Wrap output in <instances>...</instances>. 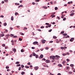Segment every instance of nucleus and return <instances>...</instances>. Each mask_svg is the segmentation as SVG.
<instances>
[{"label":"nucleus","instance_id":"obj_27","mask_svg":"<svg viewBox=\"0 0 75 75\" xmlns=\"http://www.w3.org/2000/svg\"><path fill=\"white\" fill-rule=\"evenodd\" d=\"M11 37H14V34H11Z\"/></svg>","mask_w":75,"mask_h":75},{"label":"nucleus","instance_id":"obj_16","mask_svg":"<svg viewBox=\"0 0 75 75\" xmlns=\"http://www.w3.org/2000/svg\"><path fill=\"white\" fill-rule=\"evenodd\" d=\"M56 57V58H60V56L58 55H56L55 56Z\"/></svg>","mask_w":75,"mask_h":75},{"label":"nucleus","instance_id":"obj_20","mask_svg":"<svg viewBox=\"0 0 75 75\" xmlns=\"http://www.w3.org/2000/svg\"><path fill=\"white\" fill-rule=\"evenodd\" d=\"M13 50L14 52H16V49H13Z\"/></svg>","mask_w":75,"mask_h":75},{"label":"nucleus","instance_id":"obj_46","mask_svg":"<svg viewBox=\"0 0 75 75\" xmlns=\"http://www.w3.org/2000/svg\"><path fill=\"white\" fill-rule=\"evenodd\" d=\"M66 61H67V62H69V61H70V60H69V59H66Z\"/></svg>","mask_w":75,"mask_h":75},{"label":"nucleus","instance_id":"obj_64","mask_svg":"<svg viewBox=\"0 0 75 75\" xmlns=\"http://www.w3.org/2000/svg\"><path fill=\"white\" fill-rule=\"evenodd\" d=\"M57 75H61V74L60 73H59L57 74Z\"/></svg>","mask_w":75,"mask_h":75},{"label":"nucleus","instance_id":"obj_51","mask_svg":"<svg viewBox=\"0 0 75 75\" xmlns=\"http://www.w3.org/2000/svg\"><path fill=\"white\" fill-rule=\"evenodd\" d=\"M32 4H33V5H35V3L34 2H32Z\"/></svg>","mask_w":75,"mask_h":75},{"label":"nucleus","instance_id":"obj_53","mask_svg":"<svg viewBox=\"0 0 75 75\" xmlns=\"http://www.w3.org/2000/svg\"><path fill=\"white\" fill-rule=\"evenodd\" d=\"M4 1L6 3H7V2H8V0H4Z\"/></svg>","mask_w":75,"mask_h":75},{"label":"nucleus","instance_id":"obj_18","mask_svg":"<svg viewBox=\"0 0 75 75\" xmlns=\"http://www.w3.org/2000/svg\"><path fill=\"white\" fill-rule=\"evenodd\" d=\"M4 26H5V27H6V25H7V23H4Z\"/></svg>","mask_w":75,"mask_h":75},{"label":"nucleus","instance_id":"obj_55","mask_svg":"<svg viewBox=\"0 0 75 75\" xmlns=\"http://www.w3.org/2000/svg\"><path fill=\"white\" fill-rule=\"evenodd\" d=\"M19 41H22V39L21 38H19Z\"/></svg>","mask_w":75,"mask_h":75},{"label":"nucleus","instance_id":"obj_7","mask_svg":"<svg viewBox=\"0 0 75 75\" xmlns=\"http://www.w3.org/2000/svg\"><path fill=\"white\" fill-rule=\"evenodd\" d=\"M37 44H38V42L35 41L33 43V45H36Z\"/></svg>","mask_w":75,"mask_h":75},{"label":"nucleus","instance_id":"obj_30","mask_svg":"<svg viewBox=\"0 0 75 75\" xmlns=\"http://www.w3.org/2000/svg\"><path fill=\"white\" fill-rule=\"evenodd\" d=\"M51 26V24H49V25H48V27L50 28V27Z\"/></svg>","mask_w":75,"mask_h":75},{"label":"nucleus","instance_id":"obj_29","mask_svg":"<svg viewBox=\"0 0 75 75\" xmlns=\"http://www.w3.org/2000/svg\"><path fill=\"white\" fill-rule=\"evenodd\" d=\"M54 9H55V10H58V7H55Z\"/></svg>","mask_w":75,"mask_h":75},{"label":"nucleus","instance_id":"obj_35","mask_svg":"<svg viewBox=\"0 0 75 75\" xmlns=\"http://www.w3.org/2000/svg\"><path fill=\"white\" fill-rule=\"evenodd\" d=\"M61 50H64V47H61Z\"/></svg>","mask_w":75,"mask_h":75},{"label":"nucleus","instance_id":"obj_45","mask_svg":"<svg viewBox=\"0 0 75 75\" xmlns=\"http://www.w3.org/2000/svg\"><path fill=\"white\" fill-rule=\"evenodd\" d=\"M45 61V60H46V59H45V58H43V59H42V61Z\"/></svg>","mask_w":75,"mask_h":75},{"label":"nucleus","instance_id":"obj_42","mask_svg":"<svg viewBox=\"0 0 75 75\" xmlns=\"http://www.w3.org/2000/svg\"><path fill=\"white\" fill-rule=\"evenodd\" d=\"M52 29H51L49 30L48 31L50 32H51V31H52Z\"/></svg>","mask_w":75,"mask_h":75},{"label":"nucleus","instance_id":"obj_36","mask_svg":"<svg viewBox=\"0 0 75 75\" xmlns=\"http://www.w3.org/2000/svg\"><path fill=\"white\" fill-rule=\"evenodd\" d=\"M21 65L20 64H17L16 65V67H20Z\"/></svg>","mask_w":75,"mask_h":75},{"label":"nucleus","instance_id":"obj_38","mask_svg":"<svg viewBox=\"0 0 75 75\" xmlns=\"http://www.w3.org/2000/svg\"><path fill=\"white\" fill-rule=\"evenodd\" d=\"M44 28V26H41L40 28Z\"/></svg>","mask_w":75,"mask_h":75},{"label":"nucleus","instance_id":"obj_32","mask_svg":"<svg viewBox=\"0 0 75 75\" xmlns=\"http://www.w3.org/2000/svg\"><path fill=\"white\" fill-rule=\"evenodd\" d=\"M6 69H8V68H9V67L8 66H7L6 67Z\"/></svg>","mask_w":75,"mask_h":75},{"label":"nucleus","instance_id":"obj_19","mask_svg":"<svg viewBox=\"0 0 75 75\" xmlns=\"http://www.w3.org/2000/svg\"><path fill=\"white\" fill-rule=\"evenodd\" d=\"M63 35L64 36H67V34L64 33L63 34Z\"/></svg>","mask_w":75,"mask_h":75},{"label":"nucleus","instance_id":"obj_49","mask_svg":"<svg viewBox=\"0 0 75 75\" xmlns=\"http://www.w3.org/2000/svg\"><path fill=\"white\" fill-rule=\"evenodd\" d=\"M2 47H5V46H6V45H5V44H3V45H2Z\"/></svg>","mask_w":75,"mask_h":75},{"label":"nucleus","instance_id":"obj_54","mask_svg":"<svg viewBox=\"0 0 75 75\" xmlns=\"http://www.w3.org/2000/svg\"><path fill=\"white\" fill-rule=\"evenodd\" d=\"M53 56H50V58H51V59H52V57H53Z\"/></svg>","mask_w":75,"mask_h":75},{"label":"nucleus","instance_id":"obj_2","mask_svg":"<svg viewBox=\"0 0 75 75\" xmlns=\"http://www.w3.org/2000/svg\"><path fill=\"white\" fill-rule=\"evenodd\" d=\"M40 57H39V59H40V58H43L44 57V55H43V54H41L40 56Z\"/></svg>","mask_w":75,"mask_h":75},{"label":"nucleus","instance_id":"obj_28","mask_svg":"<svg viewBox=\"0 0 75 75\" xmlns=\"http://www.w3.org/2000/svg\"><path fill=\"white\" fill-rule=\"evenodd\" d=\"M66 62L65 61H64V62H62V64H65Z\"/></svg>","mask_w":75,"mask_h":75},{"label":"nucleus","instance_id":"obj_40","mask_svg":"<svg viewBox=\"0 0 75 75\" xmlns=\"http://www.w3.org/2000/svg\"><path fill=\"white\" fill-rule=\"evenodd\" d=\"M70 69V67H67V69Z\"/></svg>","mask_w":75,"mask_h":75},{"label":"nucleus","instance_id":"obj_8","mask_svg":"<svg viewBox=\"0 0 75 75\" xmlns=\"http://www.w3.org/2000/svg\"><path fill=\"white\" fill-rule=\"evenodd\" d=\"M4 36V34H2L1 33L0 34V37H3Z\"/></svg>","mask_w":75,"mask_h":75},{"label":"nucleus","instance_id":"obj_48","mask_svg":"<svg viewBox=\"0 0 75 75\" xmlns=\"http://www.w3.org/2000/svg\"><path fill=\"white\" fill-rule=\"evenodd\" d=\"M45 24H46V25H49V24L48 23H46Z\"/></svg>","mask_w":75,"mask_h":75},{"label":"nucleus","instance_id":"obj_34","mask_svg":"<svg viewBox=\"0 0 75 75\" xmlns=\"http://www.w3.org/2000/svg\"><path fill=\"white\" fill-rule=\"evenodd\" d=\"M63 56H65V55H67V54L64 53L63 54Z\"/></svg>","mask_w":75,"mask_h":75},{"label":"nucleus","instance_id":"obj_9","mask_svg":"<svg viewBox=\"0 0 75 75\" xmlns=\"http://www.w3.org/2000/svg\"><path fill=\"white\" fill-rule=\"evenodd\" d=\"M33 56H34V57H35L36 55H37L34 52H33Z\"/></svg>","mask_w":75,"mask_h":75},{"label":"nucleus","instance_id":"obj_33","mask_svg":"<svg viewBox=\"0 0 75 75\" xmlns=\"http://www.w3.org/2000/svg\"><path fill=\"white\" fill-rule=\"evenodd\" d=\"M21 67H20L19 68L18 70H19V71H20V70H21Z\"/></svg>","mask_w":75,"mask_h":75},{"label":"nucleus","instance_id":"obj_24","mask_svg":"<svg viewBox=\"0 0 75 75\" xmlns=\"http://www.w3.org/2000/svg\"><path fill=\"white\" fill-rule=\"evenodd\" d=\"M25 74V72L24 71H22L21 73V75H24Z\"/></svg>","mask_w":75,"mask_h":75},{"label":"nucleus","instance_id":"obj_4","mask_svg":"<svg viewBox=\"0 0 75 75\" xmlns=\"http://www.w3.org/2000/svg\"><path fill=\"white\" fill-rule=\"evenodd\" d=\"M34 68L35 71H37V70H38V69L39 68V67H34Z\"/></svg>","mask_w":75,"mask_h":75},{"label":"nucleus","instance_id":"obj_60","mask_svg":"<svg viewBox=\"0 0 75 75\" xmlns=\"http://www.w3.org/2000/svg\"><path fill=\"white\" fill-rule=\"evenodd\" d=\"M55 15H53V16H52V18H54V17H55Z\"/></svg>","mask_w":75,"mask_h":75},{"label":"nucleus","instance_id":"obj_22","mask_svg":"<svg viewBox=\"0 0 75 75\" xmlns=\"http://www.w3.org/2000/svg\"><path fill=\"white\" fill-rule=\"evenodd\" d=\"M15 4L16 5H17V6H18L19 5H20V4L19 3H15Z\"/></svg>","mask_w":75,"mask_h":75},{"label":"nucleus","instance_id":"obj_5","mask_svg":"<svg viewBox=\"0 0 75 75\" xmlns=\"http://www.w3.org/2000/svg\"><path fill=\"white\" fill-rule=\"evenodd\" d=\"M46 41V40H45L44 39L42 40V43L43 44H45V43Z\"/></svg>","mask_w":75,"mask_h":75},{"label":"nucleus","instance_id":"obj_23","mask_svg":"<svg viewBox=\"0 0 75 75\" xmlns=\"http://www.w3.org/2000/svg\"><path fill=\"white\" fill-rule=\"evenodd\" d=\"M25 68H26L28 69V68H29V66H25Z\"/></svg>","mask_w":75,"mask_h":75},{"label":"nucleus","instance_id":"obj_14","mask_svg":"<svg viewBox=\"0 0 75 75\" xmlns=\"http://www.w3.org/2000/svg\"><path fill=\"white\" fill-rule=\"evenodd\" d=\"M74 65L73 64H71L70 65V66L71 67H74L73 66H74Z\"/></svg>","mask_w":75,"mask_h":75},{"label":"nucleus","instance_id":"obj_26","mask_svg":"<svg viewBox=\"0 0 75 75\" xmlns=\"http://www.w3.org/2000/svg\"><path fill=\"white\" fill-rule=\"evenodd\" d=\"M45 49L46 50H48V49H49V48L48 47H46L45 48Z\"/></svg>","mask_w":75,"mask_h":75},{"label":"nucleus","instance_id":"obj_41","mask_svg":"<svg viewBox=\"0 0 75 75\" xmlns=\"http://www.w3.org/2000/svg\"><path fill=\"white\" fill-rule=\"evenodd\" d=\"M17 36L16 35H14L13 36V38H17Z\"/></svg>","mask_w":75,"mask_h":75},{"label":"nucleus","instance_id":"obj_59","mask_svg":"<svg viewBox=\"0 0 75 75\" xmlns=\"http://www.w3.org/2000/svg\"><path fill=\"white\" fill-rule=\"evenodd\" d=\"M66 54H67V55H69V52H67Z\"/></svg>","mask_w":75,"mask_h":75},{"label":"nucleus","instance_id":"obj_25","mask_svg":"<svg viewBox=\"0 0 75 75\" xmlns=\"http://www.w3.org/2000/svg\"><path fill=\"white\" fill-rule=\"evenodd\" d=\"M20 64L19 62H17L15 63L16 64Z\"/></svg>","mask_w":75,"mask_h":75},{"label":"nucleus","instance_id":"obj_6","mask_svg":"<svg viewBox=\"0 0 75 75\" xmlns=\"http://www.w3.org/2000/svg\"><path fill=\"white\" fill-rule=\"evenodd\" d=\"M74 15V13L72 12V13H71L70 14V16L71 17H72Z\"/></svg>","mask_w":75,"mask_h":75},{"label":"nucleus","instance_id":"obj_12","mask_svg":"<svg viewBox=\"0 0 75 75\" xmlns=\"http://www.w3.org/2000/svg\"><path fill=\"white\" fill-rule=\"evenodd\" d=\"M42 8H44L45 9H47V6H43Z\"/></svg>","mask_w":75,"mask_h":75},{"label":"nucleus","instance_id":"obj_3","mask_svg":"<svg viewBox=\"0 0 75 75\" xmlns=\"http://www.w3.org/2000/svg\"><path fill=\"white\" fill-rule=\"evenodd\" d=\"M46 63H50L51 61L49 60H46L45 61Z\"/></svg>","mask_w":75,"mask_h":75},{"label":"nucleus","instance_id":"obj_13","mask_svg":"<svg viewBox=\"0 0 75 75\" xmlns=\"http://www.w3.org/2000/svg\"><path fill=\"white\" fill-rule=\"evenodd\" d=\"M58 66L60 67H62V66L61 64H58Z\"/></svg>","mask_w":75,"mask_h":75},{"label":"nucleus","instance_id":"obj_31","mask_svg":"<svg viewBox=\"0 0 75 75\" xmlns=\"http://www.w3.org/2000/svg\"><path fill=\"white\" fill-rule=\"evenodd\" d=\"M21 67L22 68H23L24 67V66L23 65H21Z\"/></svg>","mask_w":75,"mask_h":75},{"label":"nucleus","instance_id":"obj_21","mask_svg":"<svg viewBox=\"0 0 75 75\" xmlns=\"http://www.w3.org/2000/svg\"><path fill=\"white\" fill-rule=\"evenodd\" d=\"M35 56V58H38V55L36 54Z\"/></svg>","mask_w":75,"mask_h":75},{"label":"nucleus","instance_id":"obj_37","mask_svg":"<svg viewBox=\"0 0 75 75\" xmlns=\"http://www.w3.org/2000/svg\"><path fill=\"white\" fill-rule=\"evenodd\" d=\"M64 31L61 32L60 34H64Z\"/></svg>","mask_w":75,"mask_h":75},{"label":"nucleus","instance_id":"obj_47","mask_svg":"<svg viewBox=\"0 0 75 75\" xmlns=\"http://www.w3.org/2000/svg\"><path fill=\"white\" fill-rule=\"evenodd\" d=\"M55 59H53L52 61V62H55Z\"/></svg>","mask_w":75,"mask_h":75},{"label":"nucleus","instance_id":"obj_43","mask_svg":"<svg viewBox=\"0 0 75 75\" xmlns=\"http://www.w3.org/2000/svg\"><path fill=\"white\" fill-rule=\"evenodd\" d=\"M27 30V28L26 27L24 28L23 29V30Z\"/></svg>","mask_w":75,"mask_h":75},{"label":"nucleus","instance_id":"obj_56","mask_svg":"<svg viewBox=\"0 0 75 75\" xmlns=\"http://www.w3.org/2000/svg\"><path fill=\"white\" fill-rule=\"evenodd\" d=\"M32 49H33V50H34V49H35V47H31Z\"/></svg>","mask_w":75,"mask_h":75},{"label":"nucleus","instance_id":"obj_11","mask_svg":"<svg viewBox=\"0 0 75 75\" xmlns=\"http://www.w3.org/2000/svg\"><path fill=\"white\" fill-rule=\"evenodd\" d=\"M5 37H9L10 36V35L8 34V35H5Z\"/></svg>","mask_w":75,"mask_h":75},{"label":"nucleus","instance_id":"obj_10","mask_svg":"<svg viewBox=\"0 0 75 75\" xmlns=\"http://www.w3.org/2000/svg\"><path fill=\"white\" fill-rule=\"evenodd\" d=\"M56 56H53V57H52V59H55V57H56Z\"/></svg>","mask_w":75,"mask_h":75},{"label":"nucleus","instance_id":"obj_39","mask_svg":"<svg viewBox=\"0 0 75 75\" xmlns=\"http://www.w3.org/2000/svg\"><path fill=\"white\" fill-rule=\"evenodd\" d=\"M21 52H24V50H23V49H21Z\"/></svg>","mask_w":75,"mask_h":75},{"label":"nucleus","instance_id":"obj_62","mask_svg":"<svg viewBox=\"0 0 75 75\" xmlns=\"http://www.w3.org/2000/svg\"><path fill=\"white\" fill-rule=\"evenodd\" d=\"M37 30H38V31H41V30L40 29H38Z\"/></svg>","mask_w":75,"mask_h":75},{"label":"nucleus","instance_id":"obj_58","mask_svg":"<svg viewBox=\"0 0 75 75\" xmlns=\"http://www.w3.org/2000/svg\"><path fill=\"white\" fill-rule=\"evenodd\" d=\"M35 1H36V2H38V1H40L39 0H35Z\"/></svg>","mask_w":75,"mask_h":75},{"label":"nucleus","instance_id":"obj_15","mask_svg":"<svg viewBox=\"0 0 75 75\" xmlns=\"http://www.w3.org/2000/svg\"><path fill=\"white\" fill-rule=\"evenodd\" d=\"M11 20H12V21H13V20H14V18H13V16H11Z\"/></svg>","mask_w":75,"mask_h":75},{"label":"nucleus","instance_id":"obj_1","mask_svg":"<svg viewBox=\"0 0 75 75\" xmlns=\"http://www.w3.org/2000/svg\"><path fill=\"white\" fill-rule=\"evenodd\" d=\"M74 40H75V38H71L70 40V41L71 42H73Z\"/></svg>","mask_w":75,"mask_h":75},{"label":"nucleus","instance_id":"obj_17","mask_svg":"<svg viewBox=\"0 0 75 75\" xmlns=\"http://www.w3.org/2000/svg\"><path fill=\"white\" fill-rule=\"evenodd\" d=\"M53 38L54 39H57V37L56 36H53Z\"/></svg>","mask_w":75,"mask_h":75},{"label":"nucleus","instance_id":"obj_61","mask_svg":"<svg viewBox=\"0 0 75 75\" xmlns=\"http://www.w3.org/2000/svg\"><path fill=\"white\" fill-rule=\"evenodd\" d=\"M28 65H30V62H28Z\"/></svg>","mask_w":75,"mask_h":75},{"label":"nucleus","instance_id":"obj_44","mask_svg":"<svg viewBox=\"0 0 75 75\" xmlns=\"http://www.w3.org/2000/svg\"><path fill=\"white\" fill-rule=\"evenodd\" d=\"M63 21H65V20H66V18H64L63 19Z\"/></svg>","mask_w":75,"mask_h":75},{"label":"nucleus","instance_id":"obj_63","mask_svg":"<svg viewBox=\"0 0 75 75\" xmlns=\"http://www.w3.org/2000/svg\"><path fill=\"white\" fill-rule=\"evenodd\" d=\"M52 14L54 15V14H55V12H53L52 13Z\"/></svg>","mask_w":75,"mask_h":75},{"label":"nucleus","instance_id":"obj_52","mask_svg":"<svg viewBox=\"0 0 75 75\" xmlns=\"http://www.w3.org/2000/svg\"><path fill=\"white\" fill-rule=\"evenodd\" d=\"M33 56V54H31L30 55V58H31V57H32Z\"/></svg>","mask_w":75,"mask_h":75},{"label":"nucleus","instance_id":"obj_57","mask_svg":"<svg viewBox=\"0 0 75 75\" xmlns=\"http://www.w3.org/2000/svg\"><path fill=\"white\" fill-rule=\"evenodd\" d=\"M15 16H17V12H16L15 13Z\"/></svg>","mask_w":75,"mask_h":75},{"label":"nucleus","instance_id":"obj_50","mask_svg":"<svg viewBox=\"0 0 75 75\" xmlns=\"http://www.w3.org/2000/svg\"><path fill=\"white\" fill-rule=\"evenodd\" d=\"M19 6H20V7H23V6L22 5H19Z\"/></svg>","mask_w":75,"mask_h":75}]
</instances>
